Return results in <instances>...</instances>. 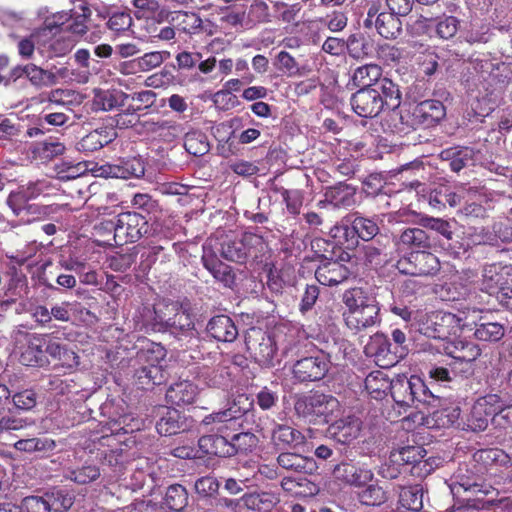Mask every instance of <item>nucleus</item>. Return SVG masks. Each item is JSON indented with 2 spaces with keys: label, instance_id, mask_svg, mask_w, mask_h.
<instances>
[{
  "label": "nucleus",
  "instance_id": "f257e3e1",
  "mask_svg": "<svg viewBox=\"0 0 512 512\" xmlns=\"http://www.w3.org/2000/svg\"><path fill=\"white\" fill-rule=\"evenodd\" d=\"M401 103V92L396 83L384 78L374 88L359 89L352 94L353 111L363 118H374L384 109H396Z\"/></svg>",
  "mask_w": 512,
  "mask_h": 512
},
{
  "label": "nucleus",
  "instance_id": "f03ea898",
  "mask_svg": "<svg viewBox=\"0 0 512 512\" xmlns=\"http://www.w3.org/2000/svg\"><path fill=\"white\" fill-rule=\"evenodd\" d=\"M347 311L343 314L347 327L356 332L379 325L380 307L374 296L361 288L347 290L343 294Z\"/></svg>",
  "mask_w": 512,
  "mask_h": 512
},
{
  "label": "nucleus",
  "instance_id": "7ed1b4c3",
  "mask_svg": "<svg viewBox=\"0 0 512 512\" xmlns=\"http://www.w3.org/2000/svg\"><path fill=\"white\" fill-rule=\"evenodd\" d=\"M148 313L152 316L151 329L153 331H168L175 335H186L195 330L194 317L189 303L164 300L155 305L153 311L148 310Z\"/></svg>",
  "mask_w": 512,
  "mask_h": 512
},
{
  "label": "nucleus",
  "instance_id": "20e7f679",
  "mask_svg": "<svg viewBox=\"0 0 512 512\" xmlns=\"http://www.w3.org/2000/svg\"><path fill=\"white\" fill-rule=\"evenodd\" d=\"M297 416L313 424H328L343 414V406L332 394L315 392L298 396L294 402Z\"/></svg>",
  "mask_w": 512,
  "mask_h": 512
},
{
  "label": "nucleus",
  "instance_id": "39448f33",
  "mask_svg": "<svg viewBox=\"0 0 512 512\" xmlns=\"http://www.w3.org/2000/svg\"><path fill=\"white\" fill-rule=\"evenodd\" d=\"M391 396L400 408L425 405L428 407H438L440 398L434 395L426 384L416 376L407 378L405 376L397 377L392 380Z\"/></svg>",
  "mask_w": 512,
  "mask_h": 512
},
{
  "label": "nucleus",
  "instance_id": "423d86ee",
  "mask_svg": "<svg viewBox=\"0 0 512 512\" xmlns=\"http://www.w3.org/2000/svg\"><path fill=\"white\" fill-rule=\"evenodd\" d=\"M512 266L493 263L482 271L480 289L494 297L505 309L512 311V285L509 276Z\"/></svg>",
  "mask_w": 512,
  "mask_h": 512
},
{
  "label": "nucleus",
  "instance_id": "0eeeda50",
  "mask_svg": "<svg viewBox=\"0 0 512 512\" xmlns=\"http://www.w3.org/2000/svg\"><path fill=\"white\" fill-rule=\"evenodd\" d=\"M165 355V349L159 344L138 352L137 359L142 365L135 371V379L140 388L159 385L165 380V372L161 365Z\"/></svg>",
  "mask_w": 512,
  "mask_h": 512
},
{
  "label": "nucleus",
  "instance_id": "6e6552de",
  "mask_svg": "<svg viewBox=\"0 0 512 512\" xmlns=\"http://www.w3.org/2000/svg\"><path fill=\"white\" fill-rule=\"evenodd\" d=\"M266 248L264 239L253 233H245L240 239H231L221 245L224 259L239 264L246 263L250 256L258 257Z\"/></svg>",
  "mask_w": 512,
  "mask_h": 512
},
{
  "label": "nucleus",
  "instance_id": "1a4fd4ad",
  "mask_svg": "<svg viewBox=\"0 0 512 512\" xmlns=\"http://www.w3.org/2000/svg\"><path fill=\"white\" fill-rule=\"evenodd\" d=\"M398 271L411 276H434L440 270V261L433 253L412 251L399 259L396 264Z\"/></svg>",
  "mask_w": 512,
  "mask_h": 512
},
{
  "label": "nucleus",
  "instance_id": "9d476101",
  "mask_svg": "<svg viewBox=\"0 0 512 512\" xmlns=\"http://www.w3.org/2000/svg\"><path fill=\"white\" fill-rule=\"evenodd\" d=\"M461 330V319L449 312H433L422 324L420 332L434 339H447Z\"/></svg>",
  "mask_w": 512,
  "mask_h": 512
},
{
  "label": "nucleus",
  "instance_id": "9b49d317",
  "mask_svg": "<svg viewBox=\"0 0 512 512\" xmlns=\"http://www.w3.org/2000/svg\"><path fill=\"white\" fill-rule=\"evenodd\" d=\"M245 345L250 356L262 366H270L276 353L273 338L261 328H250L245 337Z\"/></svg>",
  "mask_w": 512,
  "mask_h": 512
},
{
  "label": "nucleus",
  "instance_id": "f8f14e48",
  "mask_svg": "<svg viewBox=\"0 0 512 512\" xmlns=\"http://www.w3.org/2000/svg\"><path fill=\"white\" fill-rule=\"evenodd\" d=\"M116 245L136 242L148 232V220L139 213L125 212L117 216Z\"/></svg>",
  "mask_w": 512,
  "mask_h": 512
},
{
  "label": "nucleus",
  "instance_id": "ddd939ff",
  "mask_svg": "<svg viewBox=\"0 0 512 512\" xmlns=\"http://www.w3.org/2000/svg\"><path fill=\"white\" fill-rule=\"evenodd\" d=\"M329 369L328 356L318 352L297 360L293 365V375L299 382H314L323 379Z\"/></svg>",
  "mask_w": 512,
  "mask_h": 512
},
{
  "label": "nucleus",
  "instance_id": "4468645a",
  "mask_svg": "<svg viewBox=\"0 0 512 512\" xmlns=\"http://www.w3.org/2000/svg\"><path fill=\"white\" fill-rule=\"evenodd\" d=\"M498 400L497 395H488L478 399L467 418L466 429L473 432L484 431L488 427L489 421H492Z\"/></svg>",
  "mask_w": 512,
  "mask_h": 512
},
{
  "label": "nucleus",
  "instance_id": "2eb2a0df",
  "mask_svg": "<svg viewBox=\"0 0 512 512\" xmlns=\"http://www.w3.org/2000/svg\"><path fill=\"white\" fill-rule=\"evenodd\" d=\"M364 353L367 357L373 358L381 368L391 367L398 362L396 353L391 351L389 339L382 333H376L369 338Z\"/></svg>",
  "mask_w": 512,
  "mask_h": 512
},
{
  "label": "nucleus",
  "instance_id": "dca6fc26",
  "mask_svg": "<svg viewBox=\"0 0 512 512\" xmlns=\"http://www.w3.org/2000/svg\"><path fill=\"white\" fill-rule=\"evenodd\" d=\"M362 422L359 418L348 415L336 418L327 428L328 436L334 441L349 445L357 439L361 432Z\"/></svg>",
  "mask_w": 512,
  "mask_h": 512
},
{
  "label": "nucleus",
  "instance_id": "f3484780",
  "mask_svg": "<svg viewBox=\"0 0 512 512\" xmlns=\"http://www.w3.org/2000/svg\"><path fill=\"white\" fill-rule=\"evenodd\" d=\"M477 154L478 151L469 146H452L442 150L439 159L452 172L459 173L475 164Z\"/></svg>",
  "mask_w": 512,
  "mask_h": 512
},
{
  "label": "nucleus",
  "instance_id": "a211bd4d",
  "mask_svg": "<svg viewBox=\"0 0 512 512\" xmlns=\"http://www.w3.org/2000/svg\"><path fill=\"white\" fill-rule=\"evenodd\" d=\"M451 491L453 494L459 493V489L465 492L490 494L494 488L481 482V477L471 470L468 465H461L453 475Z\"/></svg>",
  "mask_w": 512,
  "mask_h": 512
},
{
  "label": "nucleus",
  "instance_id": "6ab92c4d",
  "mask_svg": "<svg viewBox=\"0 0 512 512\" xmlns=\"http://www.w3.org/2000/svg\"><path fill=\"white\" fill-rule=\"evenodd\" d=\"M355 195L356 188L344 182H339L335 186L325 188L324 199L320 200L317 206L324 208L326 205H331L337 209H347L355 205Z\"/></svg>",
  "mask_w": 512,
  "mask_h": 512
},
{
  "label": "nucleus",
  "instance_id": "aec40b11",
  "mask_svg": "<svg viewBox=\"0 0 512 512\" xmlns=\"http://www.w3.org/2000/svg\"><path fill=\"white\" fill-rule=\"evenodd\" d=\"M334 476L352 486L360 487L373 480L374 474L364 464L340 463L334 467Z\"/></svg>",
  "mask_w": 512,
  "mask_h": 512
},
{
  "label": "nucleus",
  "instance_id": "412c9836",
  "mask_svg": "<svg viewBox=\"0 0 512 512\" xmlns=\"http://www.w3.org/2000/svg\"><path fill=\"white\" fill-rule=\"evenodd\" d=\"M202 263L213 278L224 287L233 288L236 285L237 275L234 268L220 261L211 250H204Z\"/></svg>",
  "mask_w": 512,
  "mask_h": 512
},
{
  "label": "nucleus",
  "instance_id": "4be33fe9",
  "mask_svg": "<svg viewBox=\"0 0 512 512\" xmlns=\"http://www.w3.org/2000/svg\"><path fill=\"white\" fill-rule=\"evenodd\" d=\"M251 406L252 401H250L246 395H239L229 408L205 416L201 424L208 426L214 423H224L237 420L246 414Z\"/></svg>",
  "mask_w": 512,
  "mask_h": 512
},
{
  "label": "nucleus",
  "instance_id": "5701e85b",
  "mask_svg": "<svg viewBox=\"0 0 512 512\" xmlns=\"http://www.w3.org/2000/svg\"><path fill=\"white\" fill-rule=\"evenodd\" d=\"M305 440L302 432L288 425L277 424L272 430L271 441L277 451L294 450Z\"/></svg>",
  "mask_w": 512,
  "mask_h": 512
},
{
  "label": "nucleus",
  "instance_id": "b1692460",
  "mask_svg": "<svg viewBox=\"0 0 512 512\" xmlns=\"http://www.w3.org/2000/svg\"><path fill=\"white\" fill-rule=\"evenodd\" d=\"M347 222L350 223L351 227L347 225L335 227V230L338 233L343 232L345 237H348L350 234H356L362 240L370 241L379 232V227L373 219L360 216L357 213L349 216Z\"/></svg>",
  "mask_w": 512,
  "mask_h": 512
},
{
  "label": "nucleus",
  "instance_id": "393cba45",
  "mask_svg": "<svg viewBox=\"0 0 512 512\" xmlns=\"http://www.w3.org/2000/svg\"><path fill=\"white\" fill-rule=\"evenodd\" d=\"M158 416L156 430L162 436H171L187 429L185 417L174 408L161 407Z\"/></svg>",
  "mask_w": 512,
  "mask_h": 512
},
{
  "label": "nucleus",
  "instance_id": "a878e982",
  "mask_svg": "<svg viewBox=\"0 0 512 512\" xmlns=\"http://www.w3.org/2000/svg\"><path fill=\"white\" fill-rule=\"evenodd\" d=\"M481 355V349L473 342L459 340L454 344V350L450 351L453 361L459 362L458 367L468 377L473 373V362Z\"/></svg>",
  "mask_w": 512,
  "mask_h": 512
},
{
  "label": "nucleus",
  "instance_id": "bb28decb",
  "mask_svg": "<svg viewBox=\"0 0 512 512\" xmlns=\"http://www.w3.org/2000/svg\"><path fill=\"white\" fill-rule=\"evenodd\" d=\"M49 184L45 180H37L21 185L16 193H11L7 199V204L17 216L22 215L20 204L30 199L38 197L40 194L48 190Z\"/></svg>",
  "mask_w": 512,
  "mask_h": 512
},
{
  "label": "nucleus",
  "instance_id": "cd10ccee",
  "mask_svg": "<svg viewBox=\"0 0 512 512\" xmlns=\"http://www.w3.org/2000/svg\"><path fill=\"white\" fill-rule=\"evenodd\" d=\"M278 467L292 473H312L316 468L313 458L304 456L297 452L285 450L277 456Z\"/></svg>",
  "mask_w": 512,
  "mask_h": 512
},
{
  "label": "nucleus",
  "instance_id": "c85d7f7f",
  "mask_svg": "<svg viewBox=\"0 0 512 512\" xmlns=\"http://www.w3.org/2000/svg\"><path fill=\"white\" fill-rule=\"evenodd\" d=\"M349 269L338 261H324L315 271L317 281L324 286L338 285L348 279Z\"/></svg>",
  "mask_w": 512,
  "mask_h": 512
},
{
  "label": "nucleus",
  "instance_id": "c756f323",
  "mask_svg": "<svg viewBox=\"0 0 512 512\" xmlns=\"http://www.w3.org/2000/svg\"><path fill=\"white\" fill-rule=\"evenodd\" d=\"M459 362L453 361L451 357L446 360L430 364L427 367L429 378L439 384L455 382L459 377H465L462 373V367H458Z\"/></svg>",
  "mask_w": 512,
  "mask_h": 512
},
{
  "label": "nucleus",
  "instance_id": "7c9ffc66",
  "mask_svg": "<svg viewBox=\"0 0 512 512\" xmlns=\"http://www.w3.org/2000/svg\"><path fill=\"white\" fill-rule=\"evenodd\" d=\"M446 110L439 100L429 99L420 102L413 111L414 118L424 126H432L445 117Z\"/></svg>",
  "mask_w": 512,
  "mask_h": 512
},
{
  "label": "nucleus",
  "instance_id": "2f4dec72",
  "mask_svg": "<svg viewBox=\"0 0 512 512\" xmlns=\"http://www.w3.org/2000/svg\"><path fill=\"white\" fill-rule=\"evenodd\" d=\"M208 334L221 342H233L238 336V329L234 321L227 315H217L207 324Z\"/></svg>",
  "mask_w": 512,
  "mask_h": 512
},
{
  "label": "nucleus",
  "instance_id": "473e14b6",
  "mask_svg": "<svg viewBox=\"0 0 512 512\" xmlns=\"http://www.w3.org/2000/svg\"><path fill=\"white\" fill-rule=\"evenodd\" d=\"M198 394L197 386L184 380L169 386L166 391V399L177 406L192 404Z\"/></svg>",
  "mask_w": 512,
  "mask_h": 512
},
{
  "label": "nucleus",
  "instance_id": "72a5a7b5",
  "mask_svg": "<svg viewBox=\"0 0 512 512\" xmlns=\"http://www.w3.org/2000/svg\"><path fill=\"white\" fill-rule=\"evenodd\" d=\"M373 24V28L385 39H396L402 33V20L391 11L381 12Z\"/></svg>",
  "mask_w": 512,
  "mask_h": 512
},
{
  "label": "nucleus",
  "instance_id": "f704fd0d",
  "mask_svg": "<svg viewBox=\"0 0 512 512\" xmlns=\"http://www.w3.org/2000/svg\"><path fill=\"white\" fill-rule=\"evenodd\" d=\"M129 95L117 90L95 89L93 106L96 110L110 111L116 107L124 106Z\"/></svg>",
  "mask_w": 512,
  "mask_h": 512
},
{
  "label": "nucleus",
  "instance_id": "c9c22d12",
  "mask_svg": "<svg viewBox=\"0 0 512 512\" xmlns=\"http://www.w3.org/2000/svg\"><path fill=\"white\" fill-rule=\"evenodd\" d=\"M367 393L374 399L380 400L391 391L392 380L380 370L370 372L364 381Z\"/></svg>",
  "mask_w": 512,
  "mask_h": 512
},
{
  "label": "nucleus",
  "instance_id": "e433bc0d",
  "mask_svg": "<svg viewBox=\"0 0 512 512\" xmlns=\"http://www.w3.org/2000/svg\"><path fill=\"white\" fill-rule=\"evenodd\" d=\"M20 362L25 366L43 367L49 364L48 357L45 355L42 340L39 335L33 336L23 349L20 355Z\"/></svg>",
  "mask_w": 512,
  "mask_h": 512
},
{
  "label": "nucleus",
  "instance_id": "4c0bfd02",
  "mask_svg": "<svg viewBox=\"0 0 512 512\" xmlns=\"http://www.w3.org/2000/svg\"><path fill=\"white\" fill-rule=\"evenodd\" d=\"M199 448L205 454L215 455L218 457L233 456V449L229 441L221 435H205L198 441Z\"/></svg>",
  "mask_w": 512,
  "mask_h": 512
},
{
  "label": "nucleus",
  "instance_id": "58836bf2",
  "mask_svg": "<svg viewBox=\"0 0 512 512\" xmlns=\"http://www.w3.org/2000/svg\"><path fill=\"white\" fill-rule=\"evenodd\" d=\"M397 244L419 251L420 249H429L431 247V239L422 228H406L400 233Z\"/></svg>",
  "mask_w": 512,
  "mask_h": 512
},
{
  "label": "nucleus",
  "instance_id": "ea45409f",
  "mask_svg": "<svg viewBox=\"0 0 512 512\" xmlns=\"http://www.w3.org/2000/svg\"><path fill=\"white\" fill-rule=\"evenodd\" d=\"M385 77H382V68L377 64H366L355 69L352 80L353 83L364 88H374L376 83L381 82Z\"/></svg>",
  "mask_w": 512,
  "mask_h": 512
},
{
  "label": "nucleus",
  "instance_id": "a19ab883",
  "mask_svg": "<svg viewBox=\"0 0 512 512\" xmlns=\"http://www.w3.org/2000/svg\"><path fill=\"white\" fill-rule=\"evenodd\" d=\"M363 255L365 262L375 268L385 266L392 261V252L379 240L363 246Z\"/></svg>",
  "mask_w": 512,
  "mask_h": 512
},
{
  "label": "nucleus",
  "instance_id": "79ce46f5",
  "mask_svg": "<svg viewBox=\"0 0 512 512\" xmlns=\"http://www.w3.org/2000/svg\"><path fill=\"white\" fill-rule=\"evenodd\" d=\"M38 99L39 103L48 102L51 105L61 106L67 110H71L70 106L74 102L78 104L81 103L82 96L75 94V92L71 90L57 88L41 93Z\"/></svg>",
  "mask_w": 512,
  "mask_h": 512
},
{
  "label": "nucleus",
  "instance_id": "37998d69",
  "mask_svg": "<svg viewBox=\"0 0 512 512\" xmlns=\"http://www.w3.org/2000/svg\"><path fill=\"white\" fill-rule=\"evenodd\" d=\"M145 167L141 159L128 158L120 160L118 164L110 167V173L116 178H139L144 175Z\"/></svg>",
  "mask_w": 512,
  "mask_h": 512
},
{
  "label": "nucleus",
  "instance_id": "c03bdc74",
  "mask_svg": "<svg viewBox=\"0 0 512 512\" xmlns=\"http://www.w3.org/2000/svg\"><path fill=\"white\" fill-rule=\"evenodd\" d=\"M399 504L411 512H419L423 508V489L420 485L402 487L399 492Z\"/></svg>",
  "mask_w": 512,
  "mask_h": 512
},
{
  "label": "nucleus",
  "instance_id": "a18cd8bd",
  "mask_svg": "<svg viewBox=\"0 0 512 512\" xmlns=\"http://www.w3.org/2000/svg\"><path fill=\"white\" fill-rule=\"evenodd\" d=\"M245 506L251 510L270 511L280 499L272 492L250 493L243 496Z\"/></svg>",
  "mask_w": 512,
  "mask_h": 512
},
{
  "label": "nucleus",
  "instance_id": "49530a36",
  "mask_svg": "<svg viewBox=\"0 0 512 512\" xmlns=\"http://www.w3.org/2000/svg\"><path fill=\"white\" fill-rule=\"evenodd\" d=\"M426 451L420 446H405L400 449L393 450L390 453L389 460L391 463L402 465L418 464L422 461Z\"/></svg>",
  "mask_w": 512,
  "mask_h": 512
},
{
  "label": "nucleus",
  "instance_id": "de8ad7c7",
  "mask_svg": "<svg viewBox=\"0 0 512 512\" xmlns=\"http://www.w3.org/2000/svg\"><path fill=\"white\" fill-rule=\"evenodd\" d=\"M169 57L170 53L168 51L148 52L138 58L129 61L127 66H132L134 70L140 72H148L159 67Z\"/></svg>",
  "mask_w": 512,
  "mask_h": 512
},
{
  "label": "nucleus",
  "instance_id": "09e8293b",
  "mask_svg": "<svg viewBox=\"0 0 512 512\" xmlns=\"http://www.w3.org/2000/svg\"><path fill=\"white\" fill-rule=\"evenodd\" d=\"M49 512H67L74 503V497L65 490L53 489L45 493Z\"/></svg>",
  "mask_w": 512,
  "mask_h": 512
},
{
  "label": "nucleus",
  "instance_id": "8fccbe9b",
  "mask_svg": "<svg viewBox=\"0 0 512 512\" xmlns=\"http://www.w3.org/2000/svg\"><path fill=\"white\" fill-rule=\"evenodd\" d=\"M171 21L186 33L193 34L202 26V19L197 13L174 11L170 14Z\"/></svg>",
  "mask_w": 512,
  "mask_h": 512
},
{
  "label": "nucleus",
  "instance_id": "3c124183",
  "mask_svg": "<svg viewBox=\"0 0 512 512\" xmlns=\"http://www.w3.org/2000/svg\"><path fill=\"white\" fill-rule=\"evenodd\" d=\"M505 335V328L498 322H483L476 324L474 336L485 342H498Z\"/></svg>",
  "mask_w": 512,
  "mask_h": 512
},
{
  "label": "nucleus",
  "instance_id": "603ef678",
  "mask_svg": "<svg viewBox=\"0 0 512 512\" xmlns=\"http://www.w3.org/2000/svg\"><path fill=\"white\" fill-rule=\"evenodd\" d=\"M184 147L193 156H203L210 150L207 136L200 131L188 132L185 135Z\"/></svg>",
  "mask_w": 512,
  "mask_h": 512
},
{
  "label": "nucleus",
  "instance_id": "864d4df0",
  "mask_svg": "<svg viewBox=\"0 0 512 512\" xmlns=\"http://www.w3.org/2000/svg\"><path fill=\"white\" fill-rule=\"evenodd\" d=\"M14 447L18 451L22 452H50L53 451L56 447V443L53 439L43 437V438H28V439H20L15 444Z\"/></svg>",
  "mask_w": 512,
  "mask_h": 512
},
{
  "label": "nucleus",
  "instance_id": "5fc2aeb1",
  "mask_svg": "<svg viewBox=\"0 0 512 512\" xmlns=\"http://www.w3.org/2000/svg\"><path fill=\"white\" fill-rule=\"evenodd\" d=\"M26 77L37 88L48 87L57 83V77L54 73L44 70L35 64L26 65Z\"/></svg>",
  "mask_w": 512,
  "mask_h": 512
},
{
  "label": "nucleus",
  "instance_id": "6e6d98bb",
  "mask_svg": "<svg viewBox=\"0 0 512 512\" xmlns=\"http://www.w3.org/2000/svg\"><path fill=\"white\" fill-rule=\"evenodd\" d=\"M428 202L432 208L441 210L446 204L451 207L457 206L460 203V196L447 188H440L429 194Z\"/></svg>",
  "mask_w": 512,
  "mask_h": 512
},
{
  "label": "nucleus",
  "instance_id": "4d7b16f0",
  "mask_svg": "<svg viewBox=\"0 0 512 512\" xmlns=\"http://www.w3.org/2000/svg\"><path fill=\"white\" fill-rule=\"evenodd\" d=\"M246 13L250 29L258 24L269 23L271 21L269 6L263 0H255Z\"/></svg>",
  "mask_w": 512,
  "mask_h": 512
},
{
  "label": "nucleus",
  "instance_id": "13d9d810",
  "mask_svg": "<svg viewBox=\"0 0 512 512\" xmlns=\"http://www.w3.org/2000/svg\"><path fill=\"white\" fill-rule=\"evenodd\" d=\"M10 400L12 411H30L37 404L38 394L33 389H25L11 395Z\"/></svg>",
  "mask_w": 512,
  "mask_h": 512
},
{
  "label": "nucleus",
  "instance_id": "bf43d9fd",
  "mask_svg": "<svg viewBox=\"0 0 512 512\" xmlns=\"http://www.w3.org/2000/svg\"><path fill=\"white\" fill-rule=\"evenodd\" d=\"M164 500L169 509L180 511L187 504L188 494L182 485H171L167 488Z\"/></svg>",
  "mask_w": 512,
  "mask_h": 512
},
{
  "label": "nucleus",
  "instance_id": "052dcab7",
  "mask_svg": "<svg viewBox=\"0 0 512 512\" xmlns=\"http://www.w3.org/2000/svg\"><path fill=\"white\" fill-rule=\"evenodd\" d=\"M358 498L364 505L380 506L388 500V495L381 486L370 484L358 494Z\"/></svg>",
  "mask_w": 512,
  "mask_h": 512
},
{
  "label": "nucleus",
  "instance_id": "680f3d73",
  "mask_svg": "<svg viewBox=\"0 0 512 512\" xmlns=\"http://www.w3.org/2000/svg\"><path fill=\"white\" fill-rule=\"evenodd\" d=\"M258 442L257 437L250 432H242L233 435L229 444L233 451V456L236 454H246L256 447Z\"/></svg>",
  "mask_w": 512,
  "mask_h": 512
},
{
  "label": "nucleus",
  "instance_id": "e2e57ef3",
  "mask_svg": "<svg viewBox=\"0 0 512 512\" xmlns=\"http://www.w3.org/2000/svg\"><path fill=\"white\" fill-rule=\"evenodd\" d=\"M100 476V470L95 465H85L78 469L68 470L65 477L77 484H87Z\"/></svg>",
  "mask_w": 512,
  "mask_h": 512
},
{
  "label": "nucleus",
  "instance_id": "0e129e2a",
  "mask_svg": "<svg viewBox=\"0 0 512 512\" xmlns=\"http://www.w3.org/2000/svg\"><path fill=\"white\" fill-rule=\"evenodd\" d=\"M419 225L423 228L437 232L447 240L452 239L453 231L451 224L445 219L430 216H421L419 219Z\"/></svg>",
  "mask_w": 512,
  "mask_h": 512
},
{
  "label": "nucleus",
  "instance_id": "69168bd1",
  "mask_svg": "<svg viewBox=\"0 0 512 512\" xmlns=\"http://www.w3.org/2000/svg\"><path fill=\"white\" fill-rule=\"evenodd\" d=\"M91 11L87 7H81V12H73L70 15L69 24L66 25L65 30L72 32L75 35L83 36L86 34L88 25L87 22L90 18Z\"/></svg>",
  "mask_w": 512,
  "mask_h": 512
},
{
  "label": "nucleus",
  "instance_id": "338daca9",
  "mask_svg": "<svg viewBox=\"0 0 512 512\" xmlns=\"http://www.w3.org/2000/svg\"><path fill=\"white\" fill-rule=\"evenodd\" d=\"M345 49L353 58L359 59L368 55L369 43L361 33L351 34L345 41Z\"/></svg>",
  "mask_w": 512,
  "mask_h": 512
},
{
  "label": "nucleus",
  "instance_id": "774afa93",
  "mask_svg": "<svg viewBox=\"0 0 512 512\" xmlns=\"http://www.w3.org/2000/svg\"><path fill=\"white\" fill-rule=\"evenodd\" d=\"M65 150L63 143L56 140H44L35 144L34 152L42 159L50 160Z\"/></svg>",
  "mask_w": 512,
  "mask_h": 512
}]
</instances>
